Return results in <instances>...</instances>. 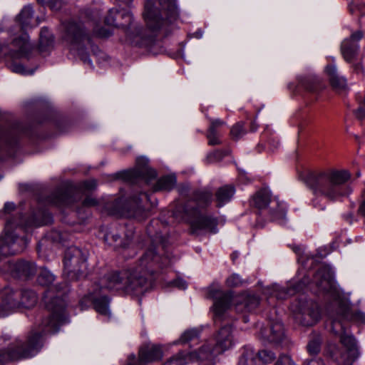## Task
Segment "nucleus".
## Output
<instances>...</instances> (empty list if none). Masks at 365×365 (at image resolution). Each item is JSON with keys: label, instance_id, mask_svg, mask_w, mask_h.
Returning <instances> with one entry per match:
<instances>
[{"label": "nucleus", "instance_id": "31", "mask_svg": "<svg viewBox=\"0 0 365 365\" xmlns=\"http://www.w3.org/2000/svg\"><path fill=\"white\" fill-rule=\"evenodd\" d=\"M197 356V351L190 352L189 354L180 351L170 358L163 365H186L189 361L200 359L196 357Z\"/></svg>", "mask_w": 365, "mask_h": 365}, {"label": "nucleus", "instance_id": "18", "mask_svg": "<svg viewBox=\"0 0 365 365\" xmlns=\"http://www.w3.org/2000/svg\"><path fill=\"white\" fill-rule=\"evenodd\" d=\"M163 357V351L159 345L146 344L139 351L138 365H146L148 363L160 360Z\"/></svg>", "mask_w": 365, "mask_h": 365}, {"label": "nucleus", "instance_id": "4", "mask_svg": "<svg viewBox=\"0 0 365 365\" xmlns=\"http://www.w3.org/2000/svg\"><path fill=\"white\" fill-rule=\"evenodd\" d=\"M342 319L365 324V314L361 312H354L349 306L343 304L339 307V316L332 320L331 329L335 334H340L341 343L346 349V353L340 356V361L345 365H352L359 353L355 339L346 334Z\"/></svg>", "mask_w": 365, "mask_h": 365}, {"label": "nucleus", "instance_id": "29", "mask_svg": "<svg viewBox=\"0 0 365 365\" xmlns=\"http://www.w3.org/2000/svg\"><path fill=\"white\" fill-rule=\"evenodd\" d=\"M239 301L240 302H237L235 305V309L237 312H252L259 304V297L255 294H243L240 297Z\"/></svg>", "mask_w": 365, "mask_h": 365}, {"label": "nucleus", "instance_id": "7", "mask_svg": "<svg viewBox=\"0 0 365 365\" xmlns=\"http://www.w3.org/2000/svg\"><path fill=\"white\" fill-rule=\"evenodd\" d=\"M173 216L179 222H190L194 232L207 231L216 233L217 231V219L212 215H201L200 210L194 208L191 203L176 207Z\"/></svg>", "mask_w": 365, "mask_h": 365}, {"label": "nucleus", "instance_id": "40", "mask_svg": "<svg viewBox=\"0 0 365 365\" xmlns=\"http://www.w3.org/2000/svg\"><path fill=\"white\" fill-rule=\"evenodd\" d=\"M238 365H257V359L252 351H246L240 359Z\"/></svg>", "mask_w": 365, "mask_h": 365}, {"label": "nucleus", "instance_id": "22", "mask_svg": "<svg viewBox=\"0 0 365 365\" xmlns=\"http://www.w3.org/2000/svg\"><path fill=\"white\" fill-rule=\"evenodd\" d=\"M133 235V232L129 231V233L126 234L125 239L123 241L117 232L110 231L105 234L104 241L108 245L113 247L115 249H125L129 247L132 241Z\"/></svg>", "mask_w": 365, "mask_h": 365}, {"label": "nucleus", "instance_id": "42", "mask_svg": "<svg viewBox=\"0 0 365 365\" xmlns=\"http://www.w3.org/2000/svg\"><path fill=\"white\" fill-rule=\"evenodd\" d=\"M257 361H261L262 365L272 362L275 359V355L271 351L262 350L257 353Z\"/></svg>", "mask_w": 365, "mask_h": 365}, {"label": "nucleus", "instance_id": "44", "mask_svg": "<svg viewBox=\"0 0 365 365\" xmlns=\"http://www.w3.org/2000/svg\"><path fill=\"white\" fill-rule=\"evenodd\" d=\"M244 280L237 274H232L226 279V284L229 287H238L243 284Z\"/></svg>", "mask_w": 365, "mask_h": 365}, {"label": "nucleus", "instance_id": "25", "mask_svg": "<svg viewBox=\"0 0 365 365\" xmlns=\"http://www.w3.org/2000/svg\"><path fill=\"white\" fill-rule=\"evenodd\" d=\"M86 299L92 302L97 312L103 315H110L108 307L109 299L104 295H101L97 290L90 293Z\"/></svg>", "mask_w": 365, "mask_h": 365}, {"label": "nucleus", "instance_id": "54", "mask_svg": "<svg viewBox=\"0 0 365 365\" xmlns=\"http://www.w3.org/2000/svg\"><path fill=\"white\" fill-rule=\"evenodd\" d=\"M173 284L181 289H185L187 288V283L185 280L178 279L173 282Z\"/></svg>", "mask_w": 365, "mask_h": 365}, {"label": "nucleus", "instance_id": "35", "mask_svg": "<svg viewBox=\"0 0 365 365\" xmlns=\"http://www.w3.org/2000/svg\"><path fill=\"white\" fill-rule=\"evenodd\" d=\"M53 37L46 28L41 30L39 35V47L41 51H46L53 45Z\"/></svg>", "mask_w": 365, "mask_h": 365}, {"label": "nucleus", "instance_id": "28", "mask_svg": "<svg viewBox=\"0 0 365 365\" xmlns=\"http://www.w3.org/2000/svg\"><path fill=\"white\" fill-rule=\"evenodd\" d=\"M12 271L19 277H29L36 272L35 264L30 262L20 260L11 264Z\"/></svg>", "mask_w": 365, "mask_h": 365}, {"label": "nucleus", "instance_id": "32", "mask_svg": "<svg viewBox=\"0 0 365 365\" xmlns=\"http://www.w3.org/2000/svg\"><path fill=\"white\" fill-rule=\"evenodd\" d=\"M51 201L58 206H70L74 202V196L71 190H59L51 196Z\"/></svg>", "mask_w": 365, "mask_h": 365}, {"label": "nucleus", "instance_id": "37", "mask_svg": "<svg viewBox=\"0 0 365 365\" xmlns=\"http://www.w3.org/2000/svg\"><path fill=\"white\" fill-rule=\"evenodd\" d=\"M200 336V331L197 329H190L186 330L181 335L179 341L182 344L186 343H195L197 344L198 342Z\"/></svg>", "mask_w": 365, "mask_h": 365}, {"label": "nucleus", "instance_id": "23", "mask_svg": "<svg viewBox=\"0 0 365 365\" xmlns=\"http://www.w3.org/2000/svg\"><path fill=\"white\" fill-rule=\"evenodd\" d=\"M225 124V122L220 118H210V126L206 135L210 145L221 144L220 128Z\"/></svg>", "mask_w": 365, "mask_h": 365}, {"label": "nucleus", "instance_id": "56", "mask_svg": "<svg viewBox=\"0 0 365 365\" xmlns=\"http://www.w3.org/2000/svg\"><path fill=\"white\" fill-rule=\"evenodd\" d=\"M309 283V279L308 278H304L294 288L296 291H300L303 287L306 286Z\"/></svg>", "mask_w": 365, "mask_h": 365}, {"label": "nucleus", "instance_id": "60", "mask_svg": "<svg viewBox=\"0 0 365 365\" xmlns=\"http://www.w3.org/2000/svg\"><path fill=\"white\" fill-rule=\"evenodd\" d=\"M283 359H288V358L287 356H284L282 358L279 359L274 365H284L282 361Z\"/></svg>", "mask_w": 365, "mask_h": 365}, {"label": "nucleus", "instance_id": "15", "mask_svg": "<svg viewBox=\"0 0 365 365\" xmlns=\"http://www.w3.org/2000/svg\"><path fill=\"white\" fill-rule=\"evenodd\" d=\"M11 225V222H6L5 235L0 240V255L2 256L16 255L21 252L28 243L26 238H19L9 231Z\"/></svg>", "mask_w": 365, "mask_h": 365}, {"label": "nucleus", "instance_id": "12", "mask_svg": "<svg viewBox=\"0 0 365 365\" xmlns=\"http://www.w3.org/2000/svg\"><path fill=\"white\" fill-rule=\"evenodd\" d=\"M32 50L33 46L26 34L14 38L9 43H0V54L9 56L13 59L28 58Z\"/></svg>", "mask_w": 365, "mask_h": 365}, {"label": "nucleus", "instance_id": "20", "mask_svg": "<svg viewBox=\"0 0 365 365\" xmlns=\"http://www.w3.org/2000/svg\"><path fill=\"white\" fill-rule=\"evenodd\" d=\"M325 73L334 89L342 91L346 88V79L338 73L336 66L334 63L328 64L325 67Z\"/></svg>", "mask_w": 365, "mask_h": 365}, {"label": "nucleus", "instance_id": "50", "mask_svg": "<svg viewBox=\"0 0 365 365\" xmlns=\"http://www.w3.org/2000/svg\"><path fill=\"white\" fill-rule=\"evenodd\" d=\"M145 173L149 175L148 178H154L156 176L155 170L147 167L137 171V175L142 176L143 178H145Z\"/></svg>", "mask_w": 365, "mask_h": 365}, {"label": "nucleus", "instance_id": "30", "mask_svg": "<svg viewBox=\"0 0 365 365\" xmlns=\"http://www.w3.org/2000/svg\"><path fill=\"white\" fill-rule=\"evenodd\" d=\"M299 86L309 92H317L324 87L321 79L316 76L299 77Z\"/></svg>", "mask_w": 365, "mask_h": 365}, {"label": "nucleus", "instance_id": "47", "mask_svg": "<svg viewBox=\"0 0 365 365\" xmlns=\"http://www.w3.org/2000/svg\"><path fill=\"white\" fill-rule=\"evenodd\" d=\"M227 153L222 150H216L207 155L209 162L212 163L221 160Z\"/></svg>", "mask_w": 365, "mask_h": 365}, {"label": "nucleus", "instance_id": "10", "mask_svg": "<svg viewBox=\"0 0 365 365\" xmlns=\"http://www.w3.org/2000/svg\"><path fill=\"white\" fill-rule=\"evenodd\" d=\"M253 204L259 210H266L269 205H272L269 210L272 219L281 224L285 222L287 206L284 202L277 200H272L269 190L263 189L258 191L252 199Z\"/></svg>", "mask_w": 365, "mask_h": 365}, {"label": "nucleus", "instance_id": "45", "mask_svg": "<svg viewBox=\"0 0 365 365\" xmlns=\"http://www.w3.org/2000/svg\"><path fill=\"white\" fill-rule=\"evenodd\" d=\"M39 3L42 4L47 5L51 8V9L54 11H58L61 9L63 6L62 0H37Z\"/></svg>", "mask_w": 365, "mask_h": 365}, {"label": "nucleus", "instance_id": "41", "mask_svg": "<svg viewBox=\"0 0 365 365\" xmlns=\"http://www.w3.org/2000/svg\"><path fill=\"white\" fill-rule=\"evenodd\" d=\"M8 67L12 72L22 75H32L35 71V69H26L21 63L16 62L8 63Z\"/></svg>", "mask_w": 365, "mask_h": 365}, {"label": "nucleus", "instance_id": "64", "mask_svg": "<svg viewBox=\"0 0 365 365\" xmlns=\"http://www.w3.org/2000/svg\"><path fill=\"white\" fill-rule=\"evenodd\" d=\"M120 202H121V200L118 199V200L115 201V205H118Z\"/></svg>", "mask_w": 365, "mask_h": 365}, {"label": "nucleus", "instance_id": "39", "mask_svg": "<svg viewBox=\"0 0 365 365\" xmlns=\"http://www.w3.org/2000/svg\"><path fill=\"white\" fill-rule=\"evenodd\" d=\"M293 293L294 291L291 289H287L284 287H281L278 285H274L272 287V292H270V294L275 297L277 299L282 300Z\"/></svg>", "mask_w": 365, "mask_h": 365}, {"label": "nucleus", "instance_id": "26", "mask_svg": "<svg viewBox=\"0 0 365 365\" xmlns=\"http://www.w3.org/2000/svg\"><path fill=\"white\" fill-rule=\"evenodd\" d=\"M34 13L32 6L29 4L24 6L20 13L16 16V21L19 23L22 30H26L38 25V23H34Z\"/></svg>", "mask_w": 365, "mask_h": 365}, {"label": "nucleus", "instance_id": "38", "mask_svg": "<svg viewBox=\"0 0 365 365\" xmlns=\"http://www.w3.org/2000/svg\"><path fill=\"white\" fill-rule=\"evenodd\" d=\"M54 275L46 269H41L38 276L37 280L39 284L42 286H48L54 281Z\"/></svg>", "mask_w": 365, "mask_h": 365}, {"label": "nucleus", "instance_id": "62", "mask_svg": "<svg viewBox=\"0 0 365 365\" xmlns=\"http://www.w3.org/2000/svg\"><path fill=\"white\" fill-rule=\"evenodd\" d=\"M109 18H110V19H116L117 21H118V19H119V17H118V14L113 15V16H110Z\"/></svg>", "mask_w": 365, "mask_h": 365}, {"label": "nucleus", "instance_id": "9", "mask_svg": "<svg viewBox=\"0 0 365 365\" xmlns=\"http://www.w3.org/2000/svg\"><path fill=\"white\" fill-rule=\"evenodd\" d=\"M235 344L232 335V329L230 325L222 327L215 336V344L213 346L210 344H204L197 351V358L200 359H208L210 356H216L230 349Z\"/></svg>", "mask_w": 365, "mask_h": 365}, {"label": "nucleus", "instance_id": "61", "mask_svg": "<svg viewBox=\"0 0 365 365\" xmlns=\"http://www.w3.org/2000/svg\"><path fill=\"white\" fill-rule=\"evenodd\" d=\"M117 1L118 2L125 4L126 5H129L133 1V0H117Z\"/></svg>", "mask_w": 365, "mask_h": 365}, {"label": "nucleus", "instance_id": "21", "mask_svg": "<svg viewBox=\"0 0 365 365\" xmlns=\"http://www.w3.org/2000/svg\"><path fill=\"white\" fill-rule=\"evenodd\" d=\"M325 73L334 89L342 91L346 88V79L338 73L336 66L334 63L328 64L325 67Z\"/></svg>", "mask_w": 365, "mask_h": 365}, {"label": "nucleus", "instance_id": "63", "mask_svg": "<svg viewBox=\"0 0 365 365\" xmlns=\"http://www.w3.org/2000/svg\"><path fill=\"white\" fill-rule=\"evenodd\" d=\"M331 354H332L333 357H335L336 360H339L338 357H337V354H338L337 351H333Z\"/></svg>", "mask_w": 365, "mask_h": 365}, {"label": "nucleus", "instance_id": "36", "mask_svg": "<svg viewBox=\"0 0 365 365\" xmlns=\"http://www.w3.org/2000/svg\"><path fill=\"white\" fill-rule=\"evenodd\" d=\"M176 183V178L175 176L167 175L158 180L155 187V190H170Z\"/></svg>", "mask_w": 365, "mask_h": 365}, {"label": "nucleus", "instance_id": "43", "mask_svg": "<svg viewBox=\"0 0 365 365\" xmlns=\"http://www.w3.org/2000/svg\"><path fill=\"white\" fill-rule=\"evenodd\" d=\"M246 133V130L244 128V124L242 122H239L233 125L230 130V134L232 138L237 140L242 137Z\"/></svg>", "mask_w": 365, "mask_h": 365}, {"label": "nucleus", "instance_id": "2", "mask_svg": "<svg viewBox=\"0 0 365 365\" xmlns=\"http://www.w3.org/2000/svg\"><path fill=\"white\" fill-rule=\"evenodd\" d=\"M155 249L156 247L153 246L147 249L134 269L109 272L100 279L96 287L100 291L123 290L127 293L141 292L149 274H153L157 267H168L171 262L168 254L161 256L155 252Z\"/></svg>", "mask_w": 365, "mask_h": 365}, {"label": "nucleus", "instance_id": "51", "mask_svg": "<svg viewBox=\"0 0 365 365\" xmlns=\"http://www.w3.org/2000/svg\"><path fill=\"white\" fill-rule=\"evenodd\" d=\"M93 34L100 37H108L110 35V33L107 29H98L96 27L93 28Z\"/></svg>", "mask_w": 365, "mask_h": 365}, {"label": "nucleus", "instance_id": "48", "mask_svg": "<svg viewBox=\"0 0 365 365\" xmlns=\"http://www.w3.org/2000/svg\"><path fill=\"white\" fill-rule=\"evenodd\" d=\"M364 8H365V0H353L349 6V10L351 13H354L356 9L361 11Z\"/></svg>", "mask_w": 365, "mask_h": 365}, {"label": "nucleus", "instance_id": "57", "mask_svg": "<svg viewBox=\"0 0 365 365\" xmlns=\"http://www.w3.org/2000/svg\"><path fill=\"white\" fill-rule=\"evenodd\" d=\"M15 208V205L13 202H6L4 205V210L6 212H10Z\"/></svg>", "mask_w": 365, "mask_h": 365}, {"label": "nucleus", "instance_id": "8", "mask_svg": "<svg viewBox=\"0 0 365 365\" xmlns=\"http://www.w3.org/2000/svg\"><path fill=\"white\" fill-rule=\"evenodd\" d=\"M38 297L35 292L29 289L23 290L21 293L14 292L10 288L4 289L0 301V312L2 315L7 314L20 307H33L37 302Z\"/></svg>", "mask_w": 365, "mask_h": 365}, {"label": "nucleus", "instance_id": "19", "mask_svg": "<svg viewBox=\"0 0 365 365\" xmlns=\"http://www.w3.org/2000/svg\"><path fill=\"white\" fill-rule=\"evenodd\" d=\"M320 318V312L317 304H311L304 308L296 316V319L303 326H312Z\"/></svg>", "mask_w": 365, "mask_h": 365}, {"label": "nucleus", "instance_id": "3", "mask_svg": "<svg viewBox=\"0 0 365 365\" xmlns=\"http://www.w3.org/2000/svg\"><path fill=\"white\" fill-rule=\"evenodd\" d=\"M350 178L351 174L346 170H329L309 174L306 183L314 194L324 195L330 200H336L349 193L345 183Z\"/></svg>", "mask_w": 365, "mask_h": 365}, {"label": "nucleus", "instance_id": "16", "mask_svg": "<svg viewBox=\"0 0 365 365\" xmlns=\"http://www.w3.org/2000/svg\"><path fill=\"white\" fill-rule=\"evenodd\" d=\"M363 34L357 31L351 34L350 38H346L341 43V51L344 60L349 63L356 61L359 45L358 41L362 38Z\"/></svg>", "mask_w": 365, "mask_h": 365}, {"label": "nucleus", "instance_id": "24", "mask_svg": "<svg viewBox=\"0 0 365 365\" xmlns=\"http://www.w3.org/2000/svg\"><path fill=\"white\" fill-rule=\"evenodd\" d=\"M314 280L317 286L322 290L329 291L332 287V273L328 267H322L315 274Z\"/></svg>", "mask_w": 365, "mask_h": 365}, {"label": "nucleus", "instance_id": "46", "mask_svg": "<svg viewBox=\"0 0 365 365\" xmlns=\"http://www.w3.org/2000/svg\"><path fill=\"white\" fill-rule=\"evenodd\" d=\"M307 350L310 355H315L320 351V341L319 339H314L309 341L307 345Z\"/></svg>", "mask_w": 365, "mask_h": 365}, {"label": "nucleus", "instance_id": "49", "mask_svg": "<svg viewBox=\"0 0 365 365\" xmlns=\"http://www.w3.org/2000/svg\"><path fill=\"white\" fill-rule=\"evenodd\" d=\"M96 182L95 180H89L83 182L81 186V190L83 192L91 191L96 187Z\"/></svg>", "mask_w": 365, "mask_h": 365}, {"label": "nucleus", "instance_id": "33", "mask_svg": "<svg viewBox=\"0 0 365 365\" xmlns=\"http://www.w3.org/2000/svg\"><path fill=\"white\" fill-rule=\"evenodd\" d=\"M235 192V189L232 185H225L220 187L215 192L217 206L222 207L230 202Z\"/></svg>", "mask_w": 365, "mask_h": 365}, {"label": "nucleus", "instance_id": "11", "mask_svg": "<svg viewBox=\"0 0 365 365\" xmlns=\"http://www.w3.org/2000/svg\"><path fill=\"white\" fill-rule=\"evenodd\" d=\"M64 273L71 279H77L86 268V258L76 247H69L65 252Z\"/></svg>", "mask_w": 365, "mask_h": 365}, {"label": "nucleus", "instance_id": "13", "mask_svg": "<svg viewBox=\"0 0 365 365\" xmlns=\"http://www.w3.org/2000/svg\"><path fill=\"white\" fill-rule=\"evenodd\" d=\"M207 297L214 300L212 311L215 322L224 319L230 307L232 293L224 292L220 287L212 286L208 288Z\"/></svg>", "mask_w": 365, "mask_h": 365}, {"label": "nucleus", "instance_id": "34", "mask_svg": "<svg viewBox=\"0 0 365 365\" xmlns=\"http://www.w3.org/2000/svg\"><path fill=\"white\" fill-rule=\"evenodd\" d=\"M284 338V327L281 322H275L270 327V334L267 339L270 342L279 343Z\"/></svg>", "mask_w": 365, "mask_h": 365}, {"label": "nucleus", "instance_id": "14", "mask_svg": "<svg viewBox=\"0 0 365 365\" xmlns=\"http://www.w3.org/2000/svg\"><path fill=\"white\" fill-rule=\"evenodd\" d=\"M149 196L146 193H140L139 197H133L121 208L116 207L115 212L127 217H133L143 220L148 215V209L141 205L143 201H148Z\"/></svg>", "mask_w": 365, "mask_h": 365}, {"label": "nucleus", "instance_id": "52", "mask_svg": "<svg viewBox=\"0 0 365 365\" xmlns=\"http://www.w3.org/2000/svg\"><path fill=\"white\" fill-rule=\"evenodd\" d=\"M97 202H97L96 199L91 197H88L83 200V205L85 207H93V206H96L97 205Z\"/></svg>", "mask_w": 365, "mask_h": 365}, {"label": "nucleus", "instance_id": "6", "mask_svg": "<svg viewBox=\"0 0 365 365\" xmlns=\"http://www.w3.org/2000/svg\"><path fill=\"white\" fill-rule=\"evenodd\" d=\"M63 39L69 46L71 52L77 56L85 63L93 67V63L84 51V47L91 43V36L84 30L85 27L81 23L69 21L63 24Z\"/></svg>", "mask_w": 365, "mask_h": 365}, {"label": "nucleus", "instance_id": "1", "mask_svg": "<svg viewBox=\"0 0 365 365\" xmlns=\"http://www.w3.org/2000/svg\"><path fill=\"white\" fill-rule=\"evenodd\" d=\"M65 290L61 288L48 289L46 291L43 301L50 316L42 320L39 330L31 331L26 341L17 339L11 344L6 350L0 351V365L9 361L20 360L34 356L41 346V336L56 333L59 327L68 322L66 312V302L63 296Z\"/></svg>", "mask_w": 365, "mask_h": 365}, {"label": "nucleus", "instance_id": "27", "mask_svg": "<svg viewBox=\"0 0 365 365\" xmlns=\"http://www.w3.org/2000/svg\"><path fill=\"white\" fill-rule=\"evenodd\" d=\"M212 200V193L210 190H202L195 192L194 200H188L184 205L180 206H185L188 203H191L194 208L200 210V208H204L208 206Z\"/></svg>", "mask_w": 365, "mask_h": 365}, {"label": "nucleus", "instance_id": "53", "mask_svg": "<svg viewBox=\"0 0 365 365\" xmlns=\"http://www.w3.org/2000/svg\"><path fill=\"white\" fill-rule=\"evenodd\" d=\"M304 365H324V364L320 358H313L307 360Z\"/></svg>", "mask_w": 365, "mask_h": 365}, {"label": "nucleus", "instance_id": "58", "mask_svg": "<svg viewBox=\"0 0 365 365\" xmlns=\"http://www.w3.org/2000/svg\"><path fill=\"white\" fill-rule=\"evenodd\" d=\"M352 66H353L354 70L357 73L362 71V66L360 63H354V64H353Z\"/></svg>", "mask_w": 365, "mask_h": 365}, {"label": "nucleus", "instance_id": "59", "mask_svg": "<svg viewBox=\"0 0 365 365\" xmlns=\"http://www.w3.org/2000/svg\"><path fill=\"white\" fill-rule=\"evenodd\" d=\"M359 211L364 216H365V200L361 205L359 207Z\"/></svg>", "mask_w": 365, "mask_h": 365}, {"label": "nucleus", "instance_id": "55", "mask_svg": "<svg viewBox=\"0 0 365 365\" xmlns=\"http://www.w3.org/2000/svg\"><path fill=\"white\" fill-rule=\"evenodd\" d=\"M354 113L359 120H363L365 118V110L361 107H359L357 110H356Z\"/></svg>", "mask_w": 365, "mask_h": 365}, {"label": "nucleus", "instance_id": "17", "mask_svg": "<svg viewBox=\"0 0 365 365\" xmlns=\"http://www.w3.org/2000/svg\"><path fill=\"white\" fill-rule=\"evenodd\" d=\"M133 16L128 10L118 11L111 9L104 19V23L108 26L121 27L127 29L130 27Z\"/></svg>", "mask_w": 365, "mask_h": 365}, {"label": "nucleus", "instance_id": "5", "mask_svg": "<svg viewBox=\"0 0 365 365\" xmlns=\"http://www.w3.org/2000/svg\"><path fill=\"white\" fill-rule=\"evenodd\" d=\"M179 16L175 0H146L143 17L152 31L161 29Z\"/></svg>", "mask_w": 365, "mask_h": 365}]
</instances>
